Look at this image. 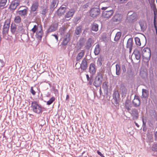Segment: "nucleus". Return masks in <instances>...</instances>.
I'll list each match as a JSON object with an SVG mask.
<instances>
[{"label":"nucleus","mask_w":157,"mask_h":157,"mask_svg":"<svg viewBox=\"0 0 157 157\" xmlns=\"http://www.w3.org/2000/svg\"><path fill=\"white\" fill-rule=\"evenodd\" d=\"M132 46L133 40L132 38H129L127 41L126 47L129 48L130 52H131L132 51Z\"/></svg>","instance_id":"nucleus-23"},{"label":"nucleus","mask_w":157,"mask_h":157,"mask_svg":"<svg viewBox=\"0 0 157 157\" xmlns=\"http://www.w3.org/2000/svg\"><path fill=\"white\" fill-rule=\"evenodd\" d=\"M97 153L98 155H99L101 157L102 156V155H103V154L99 151H97Z\"/></svg>","instance_id":"nucleus-57"},{"label":"nucleus","mask_w":157,"mask_h":157,"mask_svg":"<svg viewBox=\"0 0 157 157\" xmlns=\"http://www.w3.org/2000/svg\"><path fill=\"white\" fill-rule=\"evenodd\" d=\"M108 8L107 7H104L101 8V9L102 10H105Z\"/></svg>","instance_id":"nucleus-61"},{"label":"nucleus","mask_w":157,"mask_h":157,"mask_svg":"<svg viewBox=\"0 0 157 157\" xmlns=\"http://www.w3.org/2000/svg\"><path fill=\"white\" fill-rule=\"evenodd\" d=\"M122 16L118 13L116 14L111 19L113 22H120L122 19Z\"/></svg>","instance_id":"nucleus-14"},{"label":"nucleus","mask_w":157,"mask_h":157,"mask_svg":"<svg viewBox=\"0 0 157 157\" xmlns=\"http://www.w3.org/2000/svg\"><path fill=\"white\" fill-rule=\"evenodd\" d=\"M135 125H136V126L138 128L139 127V124L137 123H136V122H135Z\"/></svg>","instance_id":"nucleus-64"},{"label":"nucleus","mask_w":157,"mask_h":157,"mask_svg":"<svg viewBox=\"0 0 157 157\" xmlns=\"http://www.w3.org/2000/svg\"><path fill=\"white\" fill-rule=\"evenodd\" d=\"M131 117H132V119L134 120H137L139 117V113L138 110L135 109H132L130 112Z\"/></svg>","instance_id":"nucleus-8"},{"label":"nucleus","mask_w":157,"mask_h":157,"mask_svg":"<svg viewBox=\"0 0 157 157\" xmlns=\"http://www.w3.org/2000/svg\"><path fill=\"white\" fill-rule=\"evenodd\" d=\"M152 150L153 151H157V144H155L153 145L152 147Z\"/></svg>","instance_id":"nucleus-45"},{"label":"nucleus","mask_w":157,"mask_h":157,"mask_svg":"<svg viewBox=\"0 0 157 157\" xmlns=\"http://www.w3.org/2000/svg\"><path fill=\"white\" fill-rule=\"evenodd\" d=\"M70 35L69 34L67 33L64 36V37L61 43L62 45L63 46L66 45L68 42L70 40Z\"/></svg>","instance_id":"nucleus-20"},{"label":"nucleus","mask_w":157,"mask_h":157,"mask_svg":"<svg viewBox=\"0 0 157 157\" xmlns=\"http://www.w3.org/2000/svg\"><path fill=\"white\" fill-rule=\"evenodd\" d=\"M7 2V0H1L0 2V6L3 7L5 6Z\"/></svg>","instance_id":"nucleus-42"},{"label":"nucleus","mask_w":157,"mask_h":157,"mask_svg":"<svg viewBox=\"0 0 157 157\" xmlns=\"http://www.w3.org/2000/svg\"><path fill=\"white\" fill-rule=\"evenodd\" d=\"M88 5H87V4H86L84 5L83 6L82 8H83L85 9V8H87V7H88Z\"/></svg>","instance_id":"nucleus-59"},{"label":"nucleus","mask_w":157,"mask_h":157,"mask_svg":"<svg viewBox=\"0 0 157 157\" xmlns=\"http://www.w3.org/2000/svg\"><path fill=\"white\" fill-rule=\"evenodd\" d=\"M17 29L16 25L15 23H12L10 26V31L12 33L17 34Z\"/></svg>","instance_id":"nucleus-22"},{"label":"nucleus","mask_w":157,"mask_h":157,"mask_svg":"<svg viewBox=\"0 0 157 157\" xmlns=\"http://www.w3.org/2000/svg\"><path fill=\"white\" fill-rule=\"evenodd\" d=\"M75 10L73 9H71L68 11L66 14L65 17L69 18L72 17L75 13Z\"/></svg>","instance_id":"nucleus-26"},{"label":"nucleus","mask_w":157,"mask_h":157,"mask_svg":"<svg viewBox=\"0 0 157 157\" xmlns=\"http://www.w3.org/2000/svg\"><path fill=\"white\" fill-rule=\"evenodd\" d=\"M116 74L117 75H119L121 73V67L120 65L117 64L116 65Z\"/></svg>","instance_id":"nucleus-36"},{"label":"nucleus","mask_w":157,"mask_h":157,"mask_svg":"<svg viewBox=\"0 0 157 157\" xmlns=\"http://www.w3.org/2000/svg\"><path fill=\"white\" fill-rule=\"evenodd\" d=\"M24 31L23 27L21 26H19L17 29V34L23 33Z\"/></svg>","instance_id":"nucleus-38"},{"label":"nucleus","mask_w":157,"mask_h":157,"mask_svg":"<svg viewBox=\"0 0 157 157\" xmlns=\"http://www.w3.org/2000/svg\"><path fill=\"white\" fill-rule=\"evenodd\" d=\"M150 83L151 85V87L152 88H154L155 87L154 80H150Z\"/></svg>","instance_id":"nucleus-46"},{"label":"nucleus","mask_w":157,"mask_h":157,"mask_svg":"<svg viewBox=\"0 0 157 157\" xmlns=\"http://www.w3.org/2000/svg\"><path fill=\"white\" fill-rule=\"evenodd\" d=\"M140 28L142 29H145L147 28V22L145 20L141 21L139 22Z\"/></svg>","instance_id":"nucleus-29"},{"label":"nucleus","mask_w":157,"mask_h":157,"mask_svg":"<svg viewBox=\"0 0 157 157\" xmlns=\"http://www.w3.org/2000/svg\"><path fill=\"white\" fill-rule=\"evenodd\" d=\"M125 108L128 111L130 110L132 107L131 103L129 100H126V101L125 103Z\"/></svg>","instance_id":"nucleus-31"},{"label":"nucleus","mask_w":157,"mask_h":157,"mask_svg":"<svg viewBox=\"0 0 157 157\" xmlns=\"http://www.w3.org/2000/svg\"><path fill=\"white\" fill-rule=\"evenodd\" d=\"M85 40L84 38H81L79 41V44L80 47H83L85 44Z\"/></svg>","instance_id":"nucleus-37"},{"label":"nucleus","mask_w":157,"mask_h":157,"mask_svg":"<svg viewBox=\"0 0 157 157\" xmlns=\"http://www.w3.org/2000/svg\"><path fill=\"white\" fill-rule=\"evenodd\" d=\"M30 92L33 95H35L36 94V92L33 90V86H31L30 88Z\"/></svg>","instance_id":"nucleus-47"},{"label":"nucleus","mask_w":157,"mask_h":157,"mask_svg":"<svg viewBox=\"0 0 157 157\" xmlns=\"http://www.w3.org/2000/svg\"><path fill=\"white\" fill-rule=\"evenodd\" d=\"M14 21L15 23L17 24H20L21 21V19L19 15L15 16L14 19Z\"/></svg>","instance_id":"nucleus-33"},{"label":"nucleus","mask_w":157,"mask_h":157,"mask_svg":"<svg viewBox=\"0 0 157 157\" xmlns=\"http://www.w3.org/2000/svg\"><path fill=\"white\" fill-rule=\"evenodd\" d=\"M46 8H44L42 11L41 13L43 15H45L46 13Z\"/></svg>","instance_id":"nucleus-49"},{"label":"nucleus","mask_w":157,"mask_h":157,"mask_svg":"<svg viewBox=\"0 0 157 157\" xmlns=\"http://www.w3.org/2000/svg\"><path fill=\"white\" fill-rule=\"evenodd\" d=\"M154 78L153 75H150L149 76V80H154Z\"/></svg>","instance_id":"nucleus-50"},{"label":"nucleus","mask_w":157,"mask_h":157,"mask_svg":"<svg viewBox=\"0 0 157 157\" xmlns=\"http://www.w3.org/2000/svg\"><path fill=\"white\" fill-rule=\"evenodd\" d=\"M121 36V33L120 32H117L116 35L115 37L114 40L115 41H117L119 39Z\"/></svg>","instance_id":"nucleus-39"},{"label":"nucleus","mask_w":157,"mask_h":157,"mask_svg":"<svg viewBox=\"0 0 157 157\" xmlns=\"http://www.w3.org/2000/svg\"><path fill=\"white\" fill-rule=\"evenodd\" d=\"M134 53L136 59L137 60L140 59L141 57L140 53V52L136 50L134 51Z\"/></svg>","instance_id":"nucleus-35"},{"label":"nucleus","mask_w":157,"mask_h":157,"mask_svg":"<svg viewBox=\"0 0 157 157\" xmlns=\"http://www.w3.org/2000/svg\"><path fill=\"white\" fill-rule=\"evenodd\" d=\"M127 0H119L118 2L120 3H125Z\"/></svg>","instance_id":"nucleus-51"},{"label":"nucleus","mask_w":157,"mask_h":157,"mask_svg":"<svg viewBox=\"0 0 157 157\" xmlns=\"http://www.w3.org/2000/svg\"><path fill=\"white\" fill-rule=\"evenodd\" d=\"M87 67V60L86 58H84L82 61L80 65V68L82 71H85L86 70Z\"/></svg>","instance_id":"nucleus-15"},{"label":"nucleus","mask_w":157,"mask_h":157,"mask_svg":"<svg viewBox=\"0 0 157 157\" xmlns=\"http://www.w3.org/2000/svg\"><path fill=\"white\" fill-rule=\"evenodd\" d=\"M4 64L2 60L0 59V69L4 66Z\"/></svg>","instance_id":"nucleus-48"},{"label":"nucleus","mask_w":157,"mask_h":157,"mask_svg":"<svg viewBox=\"0 0 157 157\" xmlns=\"http://www.w3.org/2000/svg\"><path fill=\"white\" fill-rule=\"evenodd\" d=\"M137 8L138 9H140L139 13L141 18H145L146 15L147 18L148 10L145 2L144 1L141 2L139 5H137Z\"/></svg>","instance_id":"nucleus-2"},{"label":"nucleus","mask_w":157,"mask_h":157,"mask_svg":"<svg viewBox=\"0 0 157 157\" xmlns=\"http://www.w3.org/2000/svg\"><path fill=\"white\" fill-rule=\"evenodd\" d=\"M58 26V23H53L49 27L47 30L48 33H51L56 31Z\"/></svg>","instance_id":"nucleus-11"},{"label":"nucleus","mask_w":157,"mask_h":157,"mask_svg":"<svg viewBox=\"0 0 157 157\" xmlns=\"http://www.w3.org/2000/svg\"><path fill=\"white\" fill-rule=\"evenodd\" d=\"M39 6V3L37 1L33 2L30 7V11L32 12L36 11L38 9Z\"/></svg>","instance_id":"nucleus-18"},{"label":"nucleus","mask_w":157,"mask_h":157,"mask_svg":"<svg viewBox=\"0 0 157 157\" xmlns=\"http://www.w3.org/2000/svg\"><path fill=\"white\" fill-rule=\"evenodd\" d=\"M38 26L36 25H35L31 29L33 33H35L36 31L38 30Z\"/></svg>","instance_id":"nucleus-44"},{"label":"nucleus","mask_w":157,"mask_h":157,"mask_svg":"<svg viewBox=\"0 0 157 157\" xmlns=\"http://www.w3.org/2000/svg\"><path fill=\"white\" fill-rule=\"evenodd\" d=\"M87 80L88 81L90 80V78L89 77V75L88 74H86V75Z\"/></svg>","instance_id":"nucleus-58"},{"label":"nucleus","mask_w":157,"mask_h":157,"mask_svg":"<svg viewBox=\"0 0 157 157\" xmlns=\"http://www.w3.org/2000/svg\"><path fill=\"white\" fill-rule=\"evenodd\" d=\"M10 23V21L9 19H7L5 21L2 31V33L3 35H5L8 33Z\"/></svg>","instance_id":"nucleus-5"},{"label":"nucleus","mask_w":157,"mask_h":157,"mask_svg":"<svg viewBox=\"0 0 157 157\" xmlns=\"http://www.w3.org/2000/svg\"><path fill=\"white\" fill-rule=\"evenodd\" d=\"M155 140L157 141V131L155 133Z\"/></svg>","instance_id":"nucleus-55"},{"label":"nucleus","mask_w":157,"mask_h":157,"mask_svg":"<svg viewBox=\"0 0 157 157\" xmlns=\"http://www.w3.org/2000/svg\"><path fill=\"white\" fill-rule=\"evenodd\" d=\"M142 94L141 96L142 98H146L148 95V91L146 89H143L142 90Z\"/></svg>","instance_id":"nucleus-32"},{"label":"nucleus","mask_w":157,"mask_h":157,"mask_svg":"<svg viewBox=\"0 0 157 157\" xmlns=\"http://www.w3.org/2000/svg\"><path fill=\"white\" fill-rule=\"evenodd\" d=\"M100 13V10L98 8H93L90 10V15L92 17H95L98 15Z\"/></svg>","instance_id":"nucleus-6"},{"label":"nucleus","mask_w":157,"mask_h":157,"mask_svg":"<svg viewBox=\"0 0 157 157\" xmlns=\"http://www.w3.org/2000/svg\"><path fill=\"white\" fill-rule=\"evenodd\" d=\"M85 51L84 50H81V52L79 53L76 56V60L78 62L83 57L85 54Z\"/></svg>","instance_id":"nucleus-25"},{"label":"nucleus","mask_w":157,"mask_h":157,"mask_svg":"<svg viewBox=\"0 0 157 157\" xmlns=\"http://www.w3.org/2000/svg\"><path fill=\"white\" fill-rule=\"evenodd\" d=\"M98 25L96 23H93L91 25V30L95 32H97L98 30Z\"/></svg>","instance_id":"nucleus-28"},{"label":"nucleus","mask_w":157,"mask_h":157,"mask_svg":"<svg viewBox=\"0 0 157 157\" xmlns=\"http://www.w3.org/2000/svg\"><path fill=\"white\" fill-rule=\"evenodd\" d=\"M122 69L124 73L126 71V68L124 65H123L122 66Z\"/></svg>","instance_id":"nucleus-52"},{"label":"nucleus","mask_w":157,"mask_h":157,"mask_svg":"<svg viewBox=\"0 0 157 157\" xmlns=\"http://www.w3.org/2000/svg\"><path fill=\"white\" fill-rule=\"evenodd\" d=\"M67 8L65 7L61 6L56 12V13L58 16H61L64 14Z\"/></svg>","instance_id":"nucleus-17"},{"label":"nucleus","mask_w":157,"mask_h":157,"mask_svg":"<svg viewBox=\"0 0 157 157\" xmlns=\"http://www.w3.org/2000/svg\"><path fill=\"white\" fill-rule=\"evenodd\" d=\"M58 0H52L51 2L50 5V9L52 10H53L57 6L58 4L57 2Z\"/></svg>","instance_id":"nucleus-21"},{"label":"nucleus","mask_w":157,"mask_h":157,"mask_svg":"<svg viewBox=\"0 0 157 157\" xmlns=\"http://www.w3.org/2000/svg\"><path fill=\"white\" fill-rule=\"evenodd\" d=\"M43 35L42 28H40V30H37L36 33V36L37 40L40 41Z\"/></svg>","instance_id":"nucleus-16"},{"label":"nucleus","mask_w":157,"mask_h":157,"mask_svg":"<svg viewBox=\"0 0 157 157\" xmlns=\"http://www.w3.org/2000/svg\"><path fill=\"white\" fill-rule=\"evenodd\" d=\"M52 35L55 37V38L56 39V40L58 41V37L55 34H53Z\"/></svg>","instance_id":"nucleus-56"},{"label":"nucleus","mask_w":157,"mask_h":157,"mask_svg":"<svg viewBox=\"0 0 157 157\" xmlns=\"http://www.w3.org/2000/svg\"><path fill=\"white\" fill-rule=\"evenodd\" d=\"M114 12L112 10L104 11L102 13V16L104 18H109L113 13Z\"/></svg>","instance_id":"nucleus-10"},{"label":"nucleus","mask_w":157,"mask_h":157,"mask_svg":"<svg viewBox=\"0 0 157 157\" xmlns=\"http://www.w3.org/2000/svg\"><path fill=\"white\" fill-rule=\"evenodd\" d=\"M142 55L143 57V61L147 66L149 65V62L151 56V51L150 48L146 47L143 49Z\"/></svg>","instance_id":"nucleus-3"},{"label":"nucleus","mask_w":157,"mask_h":157,"mask_svg":"<svg viewBox=\"0 0 157 157\" xmlns=\"http://www.w3.org/2000/svg\"><path fill=\"white\" fill-rule=\"evenodd\" d=\"M135 40L136 44L137 45L140 46L141 45L140 39L138 37L135 38Z\"/></svg>","instance_id":"nucleus-41"},{"label":"nucleus","mask_w":157,"mask_h":157,"mask_svg":"<svg viewBox=\"0 0 157 157\" xmlns=\"http://www.w3.org/2000/svg\"><path fill=\"white\" fill-rule=\"evenodd\" d=\"M113 101L114 104L117 105L119 102L120 94L118 91L116 90L113 94Z\"/></svg>","instance_id":"nucleus-7"},{"label":"nucleus","mask_w":157,"mask_h":157,"mask_svg":"<svg viewBox=\"0 0 157 157\" xmlns=\"http://www.w3.org/2000/svg\"><path fill=\"white\" fill-rule=\"evenodd\" d=\"M28 8H26L23 10H18L17 11L16 13L19 14V15L21 17L25 16H26L28 13Z\"/></svg>","instance_id":"nucleus-19"},{"label":"nucleus","mask_w":157,"mask_h":157,"mask_svg":"<svg viewBox=\"0 0 157 157\" xmlns=\"http://www.w3.org/2000/svg\"><path fill=\"white\" fill-rule=\"evenodd\" d=\"M82 26H77L75 30V34L76 35H79L82 32Z\"/></svg>","instance_id":"nucleus-30"},{"label":"nucleus","mask_w":157,"mask_h":157,"mask_svg":"<svg viewBox=\"0 0 157 157\" xmlns=\"http://www.w3.org/2000/svg\"><path fill=\"white\" fill-rule=\"evenodd\" d=\"M69 98V95L68 94H67L66 95V100H68Z\"/></svg>","instance_id":"nucleus-62"},{"label":"nucleus","mask_w":157,"mask_h":157,"mask_svg":"<svg viewBox=\"0 0 157 157\" xmlns=\"http://www.w3.org/2000/svg\"><path fill=\"white\" fill-rule=\"evenodd\" d=\"M120 90L122 95H125L127 93V89L125 86L123 84L120 85Z\"/></svg>","instance_id":"nucleus-27"},{"label":"nucleus","mask_w":157,"mask_h":157,"mask_svg":"<svg viewBox=\"0 0 157 157\" xmlns=\"http://www.w3.org/2000/svg\"><path fill=\"white\" fill-rule=\"evenodd\" d=\"M143 130L144 131H146L147 130V128L146 127H143Z\"/></svg>","instance_id":"nucleus-60"},{"label":"nucleus","mask_w":157,"mask_h":157,"mask_svg":"<svg viewBox=\"0 0 157 157\" xmlns=\"http://www.w3.org/2000/svg\"><path fill=\"white\" fill-rule=\"evenodd\" d=\"M143 122V125L142 127H146V122H145L144 120V118L142 119Z\"/></svg>","instance_id":"nucleus-53"},{"label":"nucleus","mask_w":157,"mask_h":157,"mask_svg":"<svg viewBox=\"0 0 157 157\" xmlns=\"http://www.w3.org/2000/svg\"><path fill=\"white\" fill-rule=\"evenodd\" d=\"M101 48L99 44H98L96 45L94 52L95 55H98L99 54L100 52Z\"/></svg>","instance_id":"nucleus-34"},{"label":"nucleus","mask_w":157,"mask_h":157,"mask_svg":"<svg viewBox=\"0 0 157 157\" xmlns=\"http://www.w3.org/2000/svg\"><path fill=\"white\" fill-rule=\"evenodd\" d=\"M99 93L100 94V95L101 96V94H102V91L101 90V88L100 87V89H99Z\"/></svg>","instance_id":"nucleus-63"},{"label":"nucleus","mask_w":157,"mask_h":157,"mask_svg":"<svg viewBox=\"0 0 157 157\" xmlns=\"http://www.w3.org/2000/svg\"><path fill=\"white\" fill-rule=\"evenodd\" d=\"M31 107L33 111L37 114L41 113L46 110V108L42 106L38 102L34 101L32 102Z\"/></svg>","instance_id":"nucleus-1"},{"label":"nucleus","mask_w":157,"mask_h":157,"mask_svg":"<svg viewBox=\"0 0 157 157\" xmlns=\"http://www.w3.org/2000/svg\"><path fill=\"white\" fill-rule=\"evenodd\" d=\"M55 98L54 97H52L49 100H48L47 103V104L49 105L51 104L52 102L55 100Z\"/></svg>","instance_id":"nucleus-40"},{"label":"nucleus","mask_w":157,"mask_h":157,"mask_svg":"<svg viewBox=\"0 0 157 157\" xmlns=\"http://www.w3.org/2000/svg\"><path fill=\"white\" fill-rule=\"evenodd\" d=\"M89 82L87 84V85H91L93 83V80L90 79L89 81Z\"/></svg>","instance_id":"nucleus-54"},{"label":"nucleus","mask_w":157,"mask_h":157,"mask_svg":"<svg viewBox=\"0 0 157 157\" xmlns=\"http://www.w3.org/2000/svg\"><path fill=\"white\" fill-rule=\"evenodd\" d=\"M154 27L155 29L156 33H157V27H156V20H155L156 16L155 13V12H154Z\"/></svg>","instance_id":"nucleus-43"},{"label":"nucleus","mask_w":157,"mask_h":157,"mask_svg":"<svg viewBox=\"0 0 157 157\" xmlns=\"http://www.w3.org/2000/svg\"><path fill=\"white\" fill-rule=\"evenodd\" d=\"M132 103L135 107H139L140 105V99L139 97L135 95L134 99L132 101Z\"/></svg>","instance_id":"nucleus-12"},{"label":"nucleus","mask_w":157,"mask_h":157,"mask_svg":"<svg viewBox=\"0 0 157 157\" xmlns=\"http://www.w3.org/2000/svg\"><path fill=\"white\" fill-rule=\"evenodd\" d=\"M103 77L101 73H99L95 78L93 85L96 87L100 86L103 81Z\"/></svg>","instance_id":"nucleus-4"},{"label":"nucleus","mask_w":157,"mask_h":157,"mask_svg":"<svg viewBox=\"0 0 157 157\" xmlns=\"http://www.w3.org/2000/svg\"><path fill=\"white\" fill-rule=\"evenodd\" d=\"M20 4V2L18 0H15L13 1L10 6V9L14 10H15L17 6H19Z\"/></svg>","instance_id":"nucleus-13"},{"label":"nucleus","mask_w":157,"mask_h":157,"mask_svg":"<svg viewBox=\"0 0 157 157\" xmlns=\"http://www.w3.org/2000/svg\"><path fill=\"white\" fill-rule=\"evenodd\" d=\"M97 68L95 64L93 63L90 64L89 68V72L92 75H94L96 71Z\"/></svg>","instance_id":"nucleus-9"},{"label":"nucleus","mask_w":157,"mask_h":157,"mask_svg":"<svg viewBox=\"0 0 157 157\" xmlns=\"http://www.w3.org/2000/svg\"><path fill=\"white\" fill-rule=\"evenodd\" d=\"M94 40L91 38H89L86 43V48L87 49H89L91 46L92 44L94 43Z\"/></svg>","instance_id":"nucleus-24"}]
</instances>
